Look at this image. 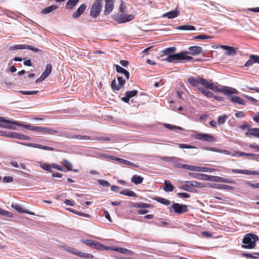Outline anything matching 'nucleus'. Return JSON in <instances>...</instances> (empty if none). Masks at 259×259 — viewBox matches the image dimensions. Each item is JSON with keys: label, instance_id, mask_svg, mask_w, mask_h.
I'll use <instances>...</instances> for the list:
<instances>
[{"label": "nucleus", "instance_id": "nucleus-26", "mask_svg": "<svg viewBox=\"0 0 259 259\" xmlns=\"http://www.w3.org/2000/svg\"><path fill=\"white\" fill-rule=\"evenodd\" d=\"M231 101L233 103H238L240 105H245L246 102L239 97L232 96L231 97Z\"/></svg>", "mask_w": 259, "mask_h": 259}, {"label": "nucleus", "instance_id": "nucleus-63", "mask_svg": "<svg viewBox=\"0 0 259 259\" xmlns=\"http://www.w3.org/2000/svg\"><path fill=\"white\" fill-rule=\"evenodd\" d=\"M203 95L208 98H211L213 96V93L208 90H206L204 92V93L203 94Z\"/></svg>", "mask_w": 259, "mask_h": 259}, {"label": "nucleus", "instance_id": "nucleus-5", "mask_svg": "<svg viewBox=\"0 0 259 259\" xmlns=\"http://www.w3.org/2000/svg\"><path fill=\"white\" fill-rule=\"evenodd\" d=\"M102 6V0H96L90 9V16L94 18H97L101 12Z\"/></svg>", "mask_w": 259, "mask_h": 259}, {"label": "nucleus", "instance_id": "nucleus-39", "mask_svg": "<svg viewBox=\"0 0 259 259\" xmlns=\"http://www.w3.org/2000/svg\"><path fill=\"white\" fill-rule=\"evenodd\" d=\"M40 163V167L44 169L46 171H48L50 172H52L53 171L52 170V167H51V164H48V163H44L42 162H39Z\"/></svg>", "mask_w": 259, "mask_h": 259}, {"label": "nucleus", "instance_id": "nucleus-16", "mask_svg": "<svg viewBox=\"0 0 259 259\" xmlns=\"http://www.w3.org/2000/svg\"><path fill=\"white\" fill-rule=\"evenodd\" d=\"M245 136L246 137H255L259 139V128H250L249 132L245 133Z\"/></svg>", "mask_w": 259, "mask_h": 259}, {"label": "nucleus", "instance_id": "nucleus-21", "mask_svg": "<svg viewBox=\"0 0 259 259\" xmlns=\"http://www.w3.org/2000/svg\"><path fill=\"white\" fill-rule=\"evenodd\" d=\"M30 147L36 148L40 149L46 150H49L51 151H53L55 150V149L53 147L47 146H44L40 144H34V143H30L28 145Z\"/></svg>", "mask_w": 259, "mask_h": 259}, {"label": "nucleus", "instance_id": "nucleus-34", "mask_svg": "<svg viewBox=\"0 0 259 259\" xmlns=\"http://www.w3.org/2000/svg\"><path fill=\"white\" fill-rule=\"evenodd\" d=\"M57 8H58V6L56 5H52V6H49V7L45 8V9H44L42 11V13L44 14H47L50 13L52 12V11L56 10L57 9Z\"/></svg>", "mask_w": 259, "mask_h": 259}, {"label": "nucleus", "instance_id": "nucleus-45", "mask_svg": "<svg viewBox=\"0 0 259 259\" xmlns=\"http://www.w3.org/2000/svg\"><path fill=\"white\" fill-rule=\"evenodd\" d=\"M160 159L163 161H169V162H176L178 160V158L175 157H161Z\"/></svg>", "mask_w": 259, "mask_h": 259}, {"label": "nucleus", "instance_id": "nucleus-36", "mask_svg": "<svg viewBox=\"0 0 259 259\" xmlns=\"http://www.w3.org/2000/svg\"><path fill=\"white\" fill-rule=\"evenodd\" d=\"M176 51V48L175 47H169V48H167L165 49L164 50H163L162 52L165 55H168V56L169 55H171L172 54H171L174 53Z\"/></svg>", "mask_w": 259, "mask_h": 259}, {"label": "nucleus", "instance_id": "nucleus-38", "mask_svg": "<svg viewBox=\"0 0 259 259\" xmlns=\"http://www.w3.org/2000/svg\"><path fill=\"white\" fill-rule=\"evenodd\" d=\"M52 70V66L51 64H48L46 66L45 71L42 73V75L45 77L47 78L51 73Z\"/></svg>", "mask_w": 259, "mask_h": 259}, {"label": "nucleus", "instance_id": "nucleus-15", "mask_svg": "<svg viewBox=\"0 0 259 259\" xmlns=\"http://www.w3.org/2000/svg\"><path fill=\"white\" fill-rule=\"evenodd\" d=\"M86 8L87 6L85 4H83L81 5L77 10L72 14V17L74 19L78 18L83 13Z\"/></svg>", "mask_w": 259, "mask_h": 259}, {"label": "nucleus", "instance_id": "nucleus-7", "mask_svg": "<svg viewBox=\"0 0 259 259\" xmlns=\"http://www.w3.org/2000/svg\"><path fill=\"white\" fill-rule=\"evenodd\" d=\"M193 137L196 139L210 143L214 142L216 141L215 138L209 134L197 133L195 134L193 136Z\"/></svg>", "mask_w": 259, "mask_h": 259}, {"label": "nucleus", "instance_id": "nucleus-61", "mask_svg": "<svg viewBox=\"0 0 259 259\" xmlns=\"http://www.w3.org/2000/svg\"><path fill=\"white\" fill-rule=\"evenodd\" d=\"M251 58L253 60L254 63H259V56L251 55Z\"/></svg>", "mask_w": 259, "mask_h": 259}, {"label": "nucleus", "instance_id": "nucleus-49", "mask_svg": "<svg viewBox=\"0 0 259 259\" xmlns=\"http://www.w3.org/2000/svg\"><path fill=\"white\" fill-rule=\"evenodd\" d=\"M25 45H16L14 46L11 47L10 48V50L14 51V50H18V49L23 50V49H25Z\"/></svg>", "mask_w": 259, "mask_h": 259}, {"label": "nucleus", "instance_id": "nucleus-9", "mask_svg": "<svg viewBox=\"0 0 259 259\" xmlns=\"http://www.w3.org/2000/svg\"><path fill=\"white\" fill-rule=\"evenodd\" d=\"M187 81L191 85L198 88H199V84H201L204 86V83L206 82V79L202 78L200 76H197L196 77L190 76L188 78Z\"/></svg>", "mask_w": 259, "mask_h": 259}, {"label": "nucleus", "instance_id": "nucleus-6", "mask_svg": "<svg viewBox=\"0 0 259 259\" xmlns=\"http://www.w3.org/2000/svg\"><path fill=\"white\" fill-rule=\"evenodd\" d=\"M117 82L115 79H114L111 83V87L113 91H119L123 88L126 82V79H124L122 76H117Z\"/></svg>", "mask_w": 259, "mask_h": 259}, {"label": "nucleus", "instance_id": "nucleus-44", "mask_svg": "<svg viewBox=\"0 0 259 259\" xmlns=\"http://www.w3.org/2000/svg\"><path fill=\"white\" fill-rule=\"evenodd\" d=\"M188 184H190L192 187L201 188L203 187L202 184L195 181H189Z\"/></svg>", "mask_w": 259, "mask_h": 259}, {"label": "nucleus", "instance_id": "nucleus-46", "mask_svg": "<svg viewBox=\"0 0 259 259\" xmlns=\"http://www.w3.org/2000/svg\"><path fill=\"white\" fill-rule=\"evenodd\" d=\"M62 163L65 166V167L67 168V170H69V171L72 170V165L71 163H70L66 159H64Z\"/></svg>", "mask_w": 259, "mask_h": 259}, {"label": "nucleus", "instance_id": "nucleus-30", "mask_svg": "<svg viewBox=\"0 0 259 259\" xmlns=\"http://www.w3.org/2000/svg\"><path fill=\"white\" fill-rule=\"evenodd\" d=\"M44 134L55 135L59 134V132L58 130L53 128L45 127Z\"/></svg>", "mask_w": 259, "mask_h": 259}, {"label": "nucleus", "instance_id": "nucleus-28", "mask_svg": "<svg viewBox=\"0 0 259 259\" xmlns=\"http://www.w3.org/2000/svg\"><path fill=\"white\" fill-rule=\"evenodd\" d=\"M79 0H69L65 6V8L68 10H72L76 5Z\"/></svg>", "mask_w": 259, "mask_h": 259}, {"label": "nucleus", "instance_id": "nucleus-35", "mask_svg": "<svg viewBox=\"0 0 259 259\" xmlns=\"http://www.w3.org/2000/svg\"><path fill=\"white\" fill-rule=\"evenodd\" d=\"M154 200H156V201L161 203L165 205H169L170 204V201L165 198L160 197H156L153 198Z\"/></svg>", "mask_w": 259, "mask_h": 259}, {"label": "nucleus", "instance_id": "nucleus-4", "mask_svg": "<svg viewBox=\"0 0 259 259\" xmlns=\"http://www.w3.org/2000/svg\"><path fill=\"white\" fill-rule=\"evenodd\" d=\"M258 239V236L255 234L249 233L246 234L242 240V248L252 249L255 247L256 242Z\"/></svg>", "mask_w": 259, "mask_h": 259}, {"label": "nucleus", "instance_id": "nucleus-52", "mask_svg": "<svg viewBox=\"0 0 259 259\" xmlns=\"http://www.w3.org/2000/svg\"><path fill=\"white\" fill-rule=\"evenodd\" d=\"M98 182L101 185L104 187H107L110 186V183L108 181L104 180H98Z\"/></svg>", "mask_w": 259, "mask_h": 259}, {"label": "nucleus", "instance_id": "nucleus-10", "mask_svg": "<svg viewBox=\"0 0 259 259\" xmlns=\"http://www.w3.org/2000/svg\"><path fill=\"white\" fill-rule=\"evenodd\" d=\"M66 250L68 252L82 258H90L93 257V255L91 254L83 253L72 248L68 247Z\"/></svg>", "mask_w": 259, "mask_h": 259}, {"label": "nucleus", "instance_id": "nucleus-58", "mask_svg": "<svg viewBox=\"0 0 259 259\" xmlns=\"http://www.w3.org/2000/svg\"><path fill=\"white\" fill-rule=\"evenodd\" d=\"M51 166L52 168L56 169L58 170L63 171L62 167L60 165H59L58 164H55V163H52V164H51ZM64 171H65L64 170Z\"/></svg>", "mask_w": 259, "mask_h": 259}, {"label": "nucleus", "instance_id": "nucleus-59", "mask_svg": "<svg viewBox=\"0 0 259 259\" xmlns=\"http://www.w3.org/2000/svg\"><path fill=\"white\" fill-rule=\"evenodd\" d=\"M251 153H247L243 152H240V151H236L235 152V156H250Z\"/></svg>", "mask_w": 259, "mask_h": 259}, {"label": "nucleus", "instance_id": "nucleus-53", "mask_svg": "<svg viewBox=\"0 0 259 259\" xmlns=\"http://www.w3.org/2000/svg\"><path fill=\"white\" fill-rule=\"evenodd\" d=\"M94 140L97 141H104L106 142H108L110 140V139L108 137L100 136L95 138Z\"/></svg>", "mask_w": 259, "mask_h": 259}, {"label": "nucleus", "instance_id": "nucleus-18", "mask_svg": "<svg viewBox=\"0 0 259 259\" xmlns=\"http://www.w3.org/2000/svg\"><path fill=\"white\" fill-rule=\"evenodd\" d=\"M211 180V181H214L216 182H223L229 184H232L233 183H234V181L232 180L226 179L219 176H212Z\"/></svg>", "mask_w": 259, "mask_h": 259}, {"label": "nucleus", "instance_id": "nucleus-2", "mask_svg": "<svg viewBox=\"0 0 259 259\" xmlns=\"http://www.w3.org/2000/svg\"><path fill=\"white\" fill-rule=\"evenodd\" d=\"M12 124L23 127L29 131H35L42 134H44V133L45 127L32 126L30 124H24L22 122L17 121L8 120L4 117H0V127L9 129H16V127Z\"/></svg>", "mask_w": 259, "mask_h": 259}, {"label": "nucleus", "instance_id": "nucleus-40", "mask_svg": "<svg viewBox=\"0 0 259 259\" xmlns=\"http://www.w3.org/2000/svg\"><path fill=\"white\" fill-rule=\"evenodd\" d=\"M212 176H209L206 174H199V175H198V177H197V179L203 180L211 181Z\"/></svg>", "mask_w": 259, "mask_h": 259}, {"label": "nucleus", "instance_id": "nucleus-33", "mask_svg": "<svg viewBox=\"0 0 259 259\" xmlns=\"http://www.w3.org/2000/svg\"><path fill=\"white\" fill-rule=\"evenodd\" d=\"M121 194L128 196L130 197H136L137 196V195L136 193H135L134 191L130 190L129 189H125L121 192H120Z\"/></svg>", "mask_w": 259, "mask_h": 259}, {"label": "nucleus", "instance_id": "nucleus-19", "mask_svg": "<svg viewBox=\"0 0 259 259\" xmlns=\"http://www.w3.org/2000/svg\"><path fill=\"white\" fill-rule=\"evenodd\" d=\"M180 14V11L176 9L174 11H171L164 14L163 17H167L168 19H173L178 17Z\"/></svg>", "mask_w": 259, "mask_h": 259}, {"label": "nucleus", "instance_id": "nucleus-31", "mask_svg": "<svg viewBox=\"0 0 259 259\" xmlns=\"http://www.w3.org/2000/svg\"><path fill=\"white\" fill-rule=\"evenodd\" d=\"M174 186L168 181L164 182V190L166 192H172L174 190Z\"/></svg>", "mask_w": 259, "mask_h": 259}, {"label": "nucleus", "instance_id": "nucleus-24", "mask_svg": "<svg viewBox=\"0 0 259 259\" xmlns=\"http://www.w3.org/2000/svg\"><path fill=\"white\" fill-rule=\"evenodd\" d=\"M109 157L112 160H115L120 163H124L126 165H131L132 166H135L136 164L130 161H128L127 160H125L122 158L114 157L113 156H109Z\"/></svg>", "mask_w": 259, "mask_h": 259}, {"label": "nucleus", "instance_id": "nucleus-64", "mask_svg": "<svg viewBox=\"0 0 259 259\" xmlns=\"http://www.w3.org/2000/svg\"><path fill=\"white\" fill-rule=\"evenodd\" d=\"M249 148L254 149L257 151H259V145H256L254 144H250L249 145Z\"/></svg>", "mask_w": 259, "mask_h": 259}, {"label": "nucleus", "instance_id": "nucleus-14", "mask_svg": "<svg viewBox=\"0 0 259 259\" xmlns=\"http://www.w3.org/2000/svg\"><path fill=\"white\" fill-rule=\"evenodd\" d=\"M138 94L137 90L127 91L125 93V96L121 98V100L125 103H128L131 98L135 96Z\"/></svg>", "mask_w": 259, "mask_h": 259}, {"label": "nucleus", "instance_id": "nucleus-43", "mask_svg": "<svg viewBox=\"0 0 259 259\" xmlns=\"http://www.w3.org/2000/svg\"><path fill=\"white\" fill-rule=\"evenodd\" d=\"M243 255L245 257H249L254 259L259 258V253L258 252H254L253 253H243Z\"/></svg>", "mask_w": 259, "mask_h": 259}, {"label": "nucleus", "instance_id": "nucleus-17", "mask_svg": "<svg viewBox=\"0 0 259 259\" xmlns=\"http://www.w3.org/2000/svg\"><path fill=\"white\" fill-rule=\"evenodd\" d=\"M12 208H13L15 210H17L19 213H27V214H29L30 215H35L34 212L24 209L23 208L21 205H20L19 204H12Z\"/></svg>", "mask_w": 259, "mask_h": 259}, {"label": "nucleus", "instance_id": "nucleus-56", "mask_svg": "<svg viewBox=\"0 0 259 259\" xmlns=\"http://www.w3.org/2000/svg\"><path fill=\"white\" fill-rule=\"evenodd\" d=\"M239 127L241 130L247 129V132H249V130H250V125L248 123H246L244 124L240 125Z\"/></svg>", "mask_w": 259, "mask_h": 259}, {"label": "nucleus", "instance_id": "nucleus-54", "mask_svg": "<svg viewBox=\"0 0 259 259\" xmlns=\"http://www.w3.org/2000/svg\"><path fill=\"white\" fill-rule=\"evenodd\" d=\"M13 178L11 176H5L3 180V181L5 183H11L13 182Z\"/></svg>", "mask_w": 259, "mask_h": 259}, {"label": "nucleus", "instance_id": "nucleus-3", "mask_svg": "<svg viewBox=\"0 0 259 259\" xmlns=\"http://www.w3.org/2000/svg\"><path fill=\"white\" fill-rule=\"evenodd\" d=\"M204 87L216 92H222L229 96H231L232 94H237L238 93V91L236 89L231 87H224L222 89H220L214 83L210 82L206 79Z\"/></svg>", "mask_w": 259, "mask_h": 259}, {"label": "nucleus", "instance_id": "nucleus-13", "mask_svg": "<svg viewBox=\"0 0 259 259\" xmlns=\"http://www.w3.org/2000/svg\"><path fill=\"white\" fill-rule=\"evenodd\" d=\"M82 242L90 247L97 249H100L104 247V245L96 241L85 239L82 240Z\"/></svg>", "mask_w": 259, "mask_h": 259}, {"label": "nucleus", "instance_id": "nucleus-11", "mask_svg": "<svg viewBox=\"0 0 259 259\" xmlns=\"http://www.w3.org/2000/svg\"><path fill=\"white\" fill-rule=\"evenodd\" d=\"M172 208L174 209L175 212L178 214H181L188 211L187 205L180 204L178 203H174L172 205Z\"/></svg>", "mask_w": 259, "mask_h": 259}, {"label": "nucleus", "instance_id": "nucleus-8", "mask_svg": "<svg viewBox=\"0 0 259 259\" xmlns=\"http://www.w3.org/2000/svg\"><path fill=\"white\" fill-rule=\"evenodd\" d=\"M135 18V16L133 15H128L123 14H117L115 21L118 23H123L125 22H130L133 20Z\"/></svg>", "mask_w": 259, "mask_h": 259}, {"label": "nucleus", "instance_id": "nucleus-25", "mask_svg": "<svg viewBox=\"0 0 259 259\" xmlns=\"http://www.w3.org/2000/svg\"><path fill=\"white\" fill-rule=\"evenodd\" d=\"M9 136L13 138L23 140H27L29 139V137L28 136L23 135L16 132L12 133Z\"/></svg>", "mask_w": 259, "mask_h": 259}, {"label": "nucleus", "instance_id": "nucleus-51", "mask_svg": "<svg viewBox=\"0 0 259 259\" xmlns=\"http://www.w3.org/2000/svg\"><path fill=\"white\" fill-rule=\"evenodd\" d=\"M179 147L182 149H196V147L184 144H179Z\"/></svg>", "mask_w": 259, "mask_h": 259}, {"label": "nucleus", "instance_id": "nucleus-55", "mask_svg": "<svg viewBox=\"0 0 259 259\" xmlns=\"http://www.w3.org/2000/svg\"><path fill=\"white\" fill-rule=\"evenodd\" d=\"M25 49L32 50L34 52H38L40 51V50L39 49L35 48L31 45H25Z\"/></svg>", "mask_w": 259, "mask_h": 259}, {"label": "nucleus", "instance_id": "nucleus-41", "mask_svg": "<svg viewBox=\"0 0 259 259\" xmlns=\"http://www.w3.org/2000/svg\"><path fill=\"white\" fill-rule=\"evenodd\" d=\"M164 126L166 127L168 129L174 130H179L180 131H183V129L182 127L179 126H176V125H172L168 123H165L164 124Z\"/></svg>", "mask_w": 259, "mask_h": 259}, {"label": "nucleus", "instance_id": "nucleus-50", "mask_svg": "<svg viewBox=\"0 0 259 259\" xmlns=\"http://www.w3.org/2000/svg\"><path fill=\"white\" fill-rule=\"evenodd\" d=\"M38 92V91H20V93L22 95H35Z\"/></svg>", "mask_w": 259, "mask_h": 259}, {"label": "nucleus", "instance_id": "nucleus-47", "mask_svg": "<svg viewBox=\"0 0 259 259\" xmlns=\"http://www.w3.org/2000/svg\"><path fill=\"white\" fill-rule=\"evenodd\" d=\"M135 206L138 208H149L150 205L145 203H137L135 204Z\"/></svg>", "mask_w": 259, "mask_h": 259}, {"label": "nucleus", "instance_id": "nucleus-57", "mask_svg": "<svg viewBox=\"0 0 259 259\" xmlns=\"http://www.w3.org/2000/svg\"><path fill=\"white\" fill-rule=\"evenodd\" d=\"M177 195L179 197L184 198H187L190 197V195L187 193H177Z\"/></svg>", "mask_w": 259, "mask_h": 259}, {"label": "nucleus", "instance_id": "nucleus-62", "mask_svg": "<svg viewBox=\"0 0 259 259\" xmlns=\"http://www.w3.org/2000/svg\"><path fill=\"white\" fill-rule=\"evenodd\" d=\"M253 60L251 58V55L249 57V59L245 63V67H249L253 64Z\"/></svg>", "mask_w": 259, "mask_h": 259}, {"label": "nucleus", "instance_id": "nucleus-42", "mask_svg": "<svg viewBox=\"0 0 259 259\" xmlns=\"http://www.w3.org/2000/svg\"><path fill=\"white\" fill-rule=\"evenodd\" d=\"M212 38V36L205 35L204 34H200L197 36H195L193 37L194 39H209Z\"/></svg>", "mask_w": 259, "mask_h": 259}, {"label": "nucleus", "instance_id": "nucleus-60", "mask_svg": "<svg viewBox=\"0 0 259 259\" xmlns=\"http://www.w3.org/2000/svg\"><path fill=\"white\" fill-rule=\"evenodd\" d=\"M76 139H78L79 140H90L91 137L88 136H81V135H76Z\"/></svg>", "mask_w": 259, "mask_h": 259}, {"label": "nucleus", "instance_id": "nucleus-1", "mask_svg": "<svg viewBox=\"0 0 259 259\" xmlns=\"http://www.w3.org/2000/svg\"><path fill=\"white\" fill-rule=\"evenodd\" d=\"M188 50L190 52L184 51L179 53L169 55L164 60L169 63L180 62L185 60L190 61L192 60L193 57L188 56V54L196 56L200 54L202 52V48L199 46H191L188 48Z\"/></svg>", "mask_w": 259, "mask_h": 259}, {"label": "nucleus", "instance_id": "nucleus-48", "mask_svg": "<svg viewBox=\"0 0 259 259\" xmlns=\"http://www.w3.org/2000/svg\"><path fill=\"white\" fill-rule=\"evenodd\" d=\"M227 116L226 115H224L222 116H219L218 117V122L219 124H223L225 122L226 119L227 118Z\"/></svg>", "mask_w": 259, "mask_h": 259}, {"label": "nucleus", "instance_id": "nucleus-23", "mask_svg": "<svg viewBox=\"0 0 259 259\" xmlns=\"http://www.w3.org/2000/svg\"><path fill=\"white\" fill-rule=\"evenodd\" d=\"M112 249L113 250H115L123 254H126L129 255H132L134 254V252L132 250L127 249L125 248L112 247Z\"/></svg>", "mask_w": 259, "mask_h": 259}, {"label": "nucleus", "instance_id": "nucleus-29", "mask_svg": "<svg viewBox=\"0 0 259 259\" xmlns=\"http://www.w3.org/2000/svg\"><path fill=\"white\" fill-rule=\"evenodd\" d=\"M189 181L185 182V184L180 187V188L183 190L192 192L194 189L192 187L190 184H188Z\"/></svg>", "mask_w": 259, "mask_h": 259}, {"label": "nucleus", "instance_id": "nucleus-22", "mask_svg": "<svg viewBox=\"0 0 259 259\" xmlns=\"http://www.w3.org/2000/svg\"><path fill=\"white\" fill-rule=\"evenodd\" d=\"M116 71L118 73H122L124 75L125 78L126 80H128L130 78V73L124 68L121 67L118 65H115Z\"/></svg>", "mask_w": 259, "mask_h": 259}, {"label": "nucleus", "instance_id": "nucleus-12", "mask_svg": "<svg viewBox=\"0 0 259 259\" xmlns=\"http://www.w3.org/2000/svg\"><path fill=\"white\" fill-rule=\"evenodd\" d=\"M114 0H105V9L104 11L105 15H108L112 12L114 7Z\"/></svg>", "mask_w": 259, "mask_h": 259}, {"label": "nucleus", "instance_id": "nucleus-37", "mask_svg": "<svg viewBox=\"0 0 259 259\" xmlns=\"http://www.w3.org/2000/svg\"><path fill=\"white\" fill-rule=\"evenodd\" d=\"M178 29L182 30H195L196 29L195 26L190 25H181Z\"/></svg>", "mask_w": 259, "mask_h": 259}, {"label": "nucleus", "instance_id": "nucleus-20", "mask_svg": "<svg viewBox=\"0 0 259 259\" xmlns=\"http://www.w3.org/2000/svg\"><path fill=\"white\" fill-rule=\"evenodd\" d=\"M230 171H231L233 173L236 174H241L245 175H257L256 171H250L248 170H244V169H231L229 170Z\"/></svg>", "mask_w": 259, "mask_h": 259}, {"label": "nucleus", "instance_id": "nucleus-32", "mask_svg": "<svg viewBox=\"0 0 259 259\" xmlns=\"http://www.w3.org/2000/svg\"><path fill=\"white\" fill-rule=\"evenodd\" d=\"M221 48L228 51V52H226V54L228 55L236 54V51L232 47L222 45L221 46Z\"/></svg>", "mask_w": 259, "mask_h": 259}, {"label": "nucleus", "instance_id": "nucleus-27", "mask_svg": "<svg viewBox=\"0 0 259 259\" xmlns=\"http://www.w3.org/2000/svg\"><path fill=\"white\" fill-rule=\"evenodd\" d=\"M144 178L142 177L137 175H134L131 179L132 182L136 185L141 184Z\"/></svg>", "mask_w": 259, "mask_h": 259}]
</instances>
